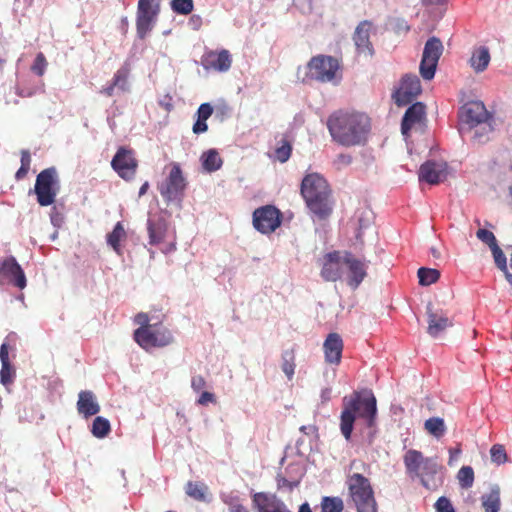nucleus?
<instances>
[{"label":"nucleus","mask_w":512,"mask_h":512,"mask_svg":"<svg viewBox=\"0 0 512 512\" xmlns=\"http://www.w3.org/2000/svg\"><path fill=\"white\" fill-rule=\"evenodd\" d=\"M147 231L149 235V244L157 245L161 243L167 232V223L164 219H151L147 220Z\"/></svg>","instance_id":"cd10ccee"},{"label":"nucleus","mask_w":512,"mask_h":512,"mask_svg":"<svg viewBox=\"0 0 512 512\" xmlns=\"http://www.w3.org/2000/svg\"><path fill=\"white\" fill-rule=\"evenodd\" d=\"M425 430L435 438H441L446 432V425L443 418L431 417L424 422Z\"/></svg>","instance_id":"72a5a7b5"},{"label":"nucleus","mask_w":512,"mask_h":512,"mask_svg":"<svg viewBox=\"0 0 512 512\" xmlns=\"http://www.w3.org/2000/svg\"><path fill=\"white\" fill-rule=\"evenodd\" d=\"M331 392H332V390L329 387L322 389L321 395H320L322 403H326L331 399Z\"/></svg>","instance_id":"0e129e2a"},{"label":"nucleus","mask_w":512,"mask_h":512,"mask_svg":"<svg viewBox=\"0 0 512 512\" xmlns=\"http://www.w3.org/2000/svg\"><path fill=\"white\" fill-rule=\"evenodd\" d=\"M28 171H29V168L20 166V168L17 170V172L15 174V178L17 180L23 179L27 175Z\"/></svg>","instance_id":"338daca9"},{"label":"nucleus","mask_w":512,"mask_h":512,"mask_svg":"<svg viewBox=\"0 0 512 512\" xmlns=\"http://www.w3.org/2000/svg\"><path fill=\"white\" fill-rule=\"evenodd\" d=\"M111 430V425L108 419L97 416L92 423L91 433L96 438L106 437Z\"/></svg>","instance_id":"f704fd0d"},{"label":"nucleus","mask_w":512,"mask_h":512,"mask_svg":"<svg viewBox=\"0 0 512 512\" xmlns=\"http://www.w3.org/2000/svg\"><path fill=\"white\" fill-rule=\"evenodd\" d=\"M476 236L480 241L487 244L490 249L498 245L495 235L489 230L479 229L476 232Z\"/></svg>","instance_id":"a18cd8bd"},{"label":"nucleus","mask_w":512,"mask_h":512,"mask_svg":"<svg viewBox=\"0 0 512 512\" xmlns=\"http://www.w3.org/2000/svg\"><path fill=\"white\" fill-rule=\"evenodd\" d=\"M158 13V11H148L137 8L136 27L137 35L140 39H144L152 30Z\"/></svg>","instance_id":"bb28decb"},{"label":"nucleus","mask_w":512,"mask_h":512,"mask_svg":"<svg viewBox=\"0 0 512 512\" xmlns=\"http://www.w3.org/2000/svg\"><path fill=\"white\" fill-rule=\"evenodd\" d=\"M481 503L485 512H499L501 507L500 486L492 484L489 493L481 496Z\"/></svg>","instance_id":"c756f323"},{"label":"nucleus","mask_w":512,"mask_h":512,"mask_svg":"<svg viewBox=\"0 0 512 512\" xmlns=\"http://www.w3.org/2000/svg\"><path fill=\"white\" fill-rule=\"evenodd\" d=\"M459 118L462 125H466L471 130L479 124L492 120L491 115L486 110L485 105L480 101H471L466 103L459 112Z\"/></svg>","instance_id":"4468645a"},{"label":"nucleus","mask_w":512,"mask_h":512,"mask_svg":"<svg viewBox=\"0 0 512 512\" xmlns=\"http://www.w3.org/2000/svg\"><path fill=\"white\" fill-rule=\"evenodd\" d=\"M216 402L215 395L211 392L204 391L201 393L199 398L197 399V404L205 406L208 403Z\"/></svg>","instance_id":"5fc2aeb1"},{"label":"nucleus","mask_w":512,"mask_h":512,"mask_svg":"<svg viewBox=\"0 0 512 512\" xmlns=\"http://www.w3.org/2000/svg\"><path fill=\"white\" fill-rule=\"evenodd\" d=\"M171 9L180 15H187L193 10V0H172Z\"/></svg>","instance_id":"79ce46f5"},{"label":"nucleus","mask_w":512,"mask_h":512,"mask_svg":"<svg viewBox=\"0 0 512 512\" xmlns=\"http://www.w3.org/2000/svg\"><path fill=\"white\" fill-rule=\"evenodd\" d=\"M229 512H248L247 509L237 500L229 504Z\"/></svg>","instance_id":"680f3d73"},{"label":"nucleus","mask_w":512,"mask_h":512,"mask_svg":"<svg viewBox=\"0 0 512 512\" xmlns=\"http://www.w3.org/2000/svg\"><path fill=\"white\" fill-rule=\"evenodd\" d=\"M2 279L19 289H24L27 285L24 271L13 256L0 260V281Z\"/></svg>","instance_id":"2eb2a0df"},{"label":"nucleus","mask_w":512,"mask_h":512,"mask_svg":"<svg viewBox=\"0 0 512 512\" xmlns=\"http://www.w3.org/2000/svg\"><path fill=\"white\" fill-rule=\"evenodd\" d=\"M253 504L258 512H292L276 495L258 492L253 495ZM298 512H312L307 502L300 505Z\"/></svg>","instance_id":"9b49d317"},{"label":"nucleus","mask_w":512,"mask_h":512,"mask_svg":"<svg viewBox=\"0 0 512 512\" xmlns=\"http://www.w3.org/2000/svg\"><path fill=\"white\" fill-rule=\"evenodd\" d=\"M325 360L327 363L338 365L341 361L343 341L339 334L330 333L323 343Z\"/></svg>","instance_id":"393cba45"},{"label":"nucleus","mask_w":512,"mask_h":512,"mask_svg":"<svg viewBox=\"0 0 512 512\" xmlns=\"http://www.w3.org/2000/svg\"><path fill=\"white\" fill-rule=\"evenodd\" d=\"M316 427L313 426V425H303L300 427V431L306 435H311V434H315L316 433Z\"/></svg>","instance_id":"69168bd1"},{"label":"nucleus","mask_w":512,"mask_h":512,"mask_svg":"<svg viewBox=\"0 0 512 512\" xmlns=\"http://www.w3.org/2000/svg\"><path fill=\"white\" fill-rule=\"evenodd\" d=\"M425 115V105L422 102H416L409 106L401 122L402 135L407 138L411 128L416 124H420L425 118Z\"/></svg>","instance_id":"4be33fe9"},{"label":"nucleus","mask_w":512,"mask_h":512,"mask_svg":"<svg viewBox=\"0 0 512 512\" xmlns=\"http://www.w3.org/2000/svg\"><path fill=\"white\" fill-rule=\"evenodd\" d=\"M60 191V179L55 167L42 170L36 177L34 193L40 206H50Z\"/></svg>","instance_id":"39448f33"},{"label":"nucleus","mask_w":512,"mask_h":512,"mask_svg":"<svg viewBox=\"0 0 512 512\" xmlns=\"http://www.w3.org/2000/svg\"><path fill=\"white\" fill-rule=\"evenodd\" d=\"M352 163V156L349 154H339L335 160V164L338 168L348 166Z\"/></svg>","instance_id":"6e6d98bb"},{"label":"nucleus","mask_w":512,"mask_h":512,"mask_svg":"<svg viewBox=\"0 0 512 512\" xmlns=\"http://www.w3.org/2000/svg\"><path fill=\"white\" fill-rule=\"evenodd\" d=\"M135 323L140 325L139 328H146V327H149L151 326L152 324H150V320H149V317L147 314L145 313H139L135 316V319H134Z\"/></svg>","instance_id":"4d7b16f0"},{"label":"nucleus","mask_w":512,"mask_h":512,"mask_svg":"<svg viewBox=\"0 0 512 512\" xmlns=\"http://www.w3.org/2000/svg\"><path fill=\"white\" fill-rule=\"evenodd\" d=\"M461 454L460 447L450 448L449 449V461L448 465L452 466L455 461L458 460L459 455Z\"/></svg>","instance_id":"bf43d9fd"},{"label":"nucleus","mask_w":512,"mask_h":512,"mask_svg":"<svg viewBox=\"0 0 512 512\" xmlns=\"http://www.w3.org/2000/svg\"><path fill=\"white\" fill-rule=\"evenodd\" d=\"M187 181L178 163H172L165 181L159 186V192L167 203L180 204L184 197Z\"/></svg>","instance_id":"0eeeda50"},{"label":"nucleus","mask_w":512,"mask_h":512,"mask_svg":"<svg viewBox=\"0 0 512 512\" xmlns=\"http://www.w3.org/2000/svg\"><path fill=\"white\" fill-rule=\"evenodd\" d=\"M371 27L372 23L367 20H364L357 25L353 35V41L358 53L372 56L374 51L372 43L370 42Z\"/></svg>","instance_id":"5701e85b"},{"label":"nucleus","mask_w":512,"mask_h":512,"mask_svg":"<svg viewBox=\"0 0 512 512\" xmlns=\"http://www.w3.org/2000/svg\"><path fill=\"white\" fill-rule=\"evenodd\" d=\"M133 337L135 342L146 351L154 347L167 346L174 340L171 331L161 324L138 328L134 331Z\"/></svg>","instance_id":"423d86ee"},{"label":"nucleus","mask_w":512,"mask_h":512,"mask_svg":"<svg viewBox=\"0 0 512 512\" xmlns=\"http://www.w3.org/2000/svg\"><path fill=\"white\" fill-rule=\"evenodd\" d=\"M280 223V212L272 205L262 206L253 212V226L263 234L275 231Z\"/></svg>","instance_id":"f8f14e48"},{"label":"nucleus","mask_w":512,"mask_h":512,"mask_svg":"<svg viewBox=\"0 0 512 512\" xmlns=\"http://www.w3.org/2000/svg\"><path fill=\"white\" fill-rule=\"evenodd\" d=\"M159 3L160 0H139L137 8L159 12Z\"/></svg>","instance_id":"3c124183"},{"label":"nucleus","mask_w":512,"mask_h":512,"mask_svg":"<svg viewBox=\"0 0 512 512\" xmlns=\"http://www.w3.org/2000/svg\"><path fill=\"white\" fill-rule=\"evenodd\" d=\"M441 469L442 467L438 464L436 458H426L420 470V475H416V477L427 489H435L442 482Z\"/></svg>","instance_id":"aec40b11"},{"label":"nucleus","mask_w":512,"mask_h":512,"mask_svg":"<svg viewBox=\"0 0 512 512\" xmlns=\"http://www.w3.org/2000/svg\"><path fill=\"white\" fill-rule=\"evenodd\" d=\"M327 127L335 142L351 147L362 145L367 141L371 123L365 113L340 110L329 116Z\"/></svg>","instance_id":"f257e3e1"},{"label":"nucleus","mask_w":512,"mask_h":512,"mask_svg":"<svg viewBox=\"0 0 512 512\" xmlns=\"http://www.w3.org/2000/svg\"><path fill=\"white\" fill-rule=\"evenodd\" d=\"M490 59L489 49L485 46H480L474 49L469 62L474 71L480 73L487 68Z\"/></svg>","instance_id":"7c9ffc66"},{"label":"nucleus","mask_w":512,"mask_h":512,"mask_svg":"<svg viewBox=\"0 0 512 512\" xmlns=\"http://www.w3.org/2000/svg\"><path fill=\"white\" fill-rule=\"evenodd\" d=\"M213 107L210 103H203L197 110V120L193 125V132L195 134H201L208 130L206 124L207 119L212 115Z\"/></svg>","instance_id":"2f4dec72"},{"label":"nucleus","mask_w":512,"mask_h":512,"mask_svg":"<svg viewBox=\"0 0 512 512\" xmlns=\"http://www.w3.org/2000/svg\"><path fill=\"white\" fill-rule=\"evenodd\" d=\"M349 497L357 512H377L374 492L368 478L353 473L347 478Z\"/></svg>","instance_id":"20e7f679"},{"label":"nucleus","mask_w":512,"mask_h":512,"mask_svg":"<svg viewBox=\"0 0 512 512\" xmlns=\"http://www.w3.org/2000/svg\"><path fill=\"white\" fill-rule=\"evenodd\" d=\"M130 67L124 64L114 74L112 81L106 86L102 87L99 93L107 97H112L116 93H126L130 91L129 83Z\"/></svg>","instance_id":"6ab92c4d"},{"label":"nucleus","mask_w":512,"mask_h":512,"mask_svg":"<svg viewBox=\"0 0 512 512\" xmlns=\"http://www.w3.org/2000/svg\"><path fill=\"white\" fill-rule=\"evenodd\" d=\"M491 252L493 254L496 266L500 270H506L507 259L501 248L498 245H496L495 247L491 248Z\"/></svg>","instance_id":"49530a36"},{"label":"nucleus","mask_w":512,"mask_h":512,"mask_svg":"<svg viewBox=\"0 0 512 512\" xmlns=\"http://www.w3.org/2000/svg\"><path fill=\"white\" fill-rule=\"evenodd\" d=\"M448 166L443 161L429 160L423 163L418 172L419 180L431 185L444 181L448 175Z\"/></svg>","instance_id":"f3484780"},{"label":"nucleus","mask_w":512,"mask_h":512,"mask_svg":"<svg viewBox=\"0 0 512 512\" xmlns=\"http://www.w3.org/2000/svg\"><path fill=\"white\" fill-rule=\"evenodd\" d=\"M474 135L473 139L478 143H485L489 139V134L492 132V124L491 120H487L483 124H479L477 127H474Z\"/></svg>","instance_id":"ea45409f"},{"label":"nucleus","mask_w":512,"mask_h":512,"mask_svg":"<svg viewBox=\"0 0 512 512\" xmlns=\"http://www.w3.org/2000/svg\"><path fill=\"white\" fill-rule=\"evenodd\" d=\"M46 66H47V61H46L44 55L42 53H39L36 56L31 69L35 74L42 76L46 70Z\"/></svg>","instance_id":"de8ad7c7"},{"label":"nucleus","mask_w":512,"mask_h":512,"mask_svg":"<svg viewBox=\"0 0 512 512\" xmlns=\"http://www.w3.org/2000/svg\"><path fill=\"white\" fill-rule=\"evenodd\" d=\"M15 376V370L10 363L1 364L0 370V382L7 386L13 382Z\"/></svg>","instance_id":"c03bdc74"},{"label":"nucleus","mask_w":512,"mask_h":512,"mask_svg":"<svg viewBox=\"0 0 512 512\" xmlns=\"http://www.w3.org/2000/svg\"><path fill=\"white\" fill-rule=\"evenodd\" d=\"M231 64V54L226 49H222L220 51L209 50L201 57V65L205 70L226 72L230 69Z\"/></svg>","instance_id":"a211bd4d"},{"label":"nucleus","mask_w":512,"mask_h":512,"mask_svg":"<svg viewBox=\"0 0 512 512\" xmlns=\"http://www.w3.org/2000/svg\"><path fill=\"white\" fill-rule=\"evenodd\" d=\"M443 49V44L437 37H431L426 41L419 67L424 80L433 79Z\"/></svg>","instance_id":"6e6552de"},{"label":"nucleus","mask_w":512,"mask_h":512,"mask_svg":"<svg viewBox=\"0 0 512 512\" xmlns=\"http://www.w3.org/2000/svg\"><path fill=\"white\" fill-rule=\"evenodd\" d=\"M77 411L84 418H89L99 413L100 405L94 393L90 390L80 391L78 394Z\"/></svg>","instance_id":"a878e982"},{"label":"nucleus","mask_w":512,"mask_h":512,"mask_svg":"<svg viewBox=\"0 0 512 512\" xmlns=\"http://www.w3.org/2000/svg\"><path fill=\"white\" fill-rule=\"evenodd\" d=\"M343 257L340 256V253L337 251L327 253L324 257V263L321 270V276L326 281H337L340 279L343 269L342 266Z\"/></svg>","instance_id":"b1692460"},{"label":"nucleus","mask_w":512,"mask_h":512,"mask_svg":"<svg viewBox=\"0 0 512 512\" xmlns=\"http://www.w3.org/2000/svg\"><path fill=\"white\" fill-rule=\"evenodd\" d=\"M417 275L421 286H429L440 278V272L437 269L426 267L419 268Z\"/></svg>","instance_id":"c9c22d12"},{"label":"nucleus","mask_w":512,"mask_h":512,"mask_svg":"<svg viewBox=\"0 0 512 512\" xmlns=\"http://www.w3.org/2000/svg\"><path fill=\"white\" fill-rule=\"evenodd\" d=\"M491 461L496 465H502L508 461L505 447L502 444H494L490 448Z\"/></svg>","instance_id":"a19ab883"},{"label":"nucleus","mask_w":512,"mask_h":512,"mask_svg":"<svg viewBox=\"0 0 512 512\" xmlns=\"http://www.w3.org/2000/svg\"><path fill=\"white\" fill-rule=\"evenodd\" d=\"M308 69L313 79L320 82H330L335 78L339 63L332 56L318 55L309 61Z\"/></svg>","instance_id":"9d476101"},{"label":"nucleus","mask_w":512,"mask_h":512,"mask_svg":"<svg viewBox=\"0 0 512 512\" xmlns=\"http://www.w3.org/2000/svg\"><path fill=\"white\" fill-rule=\"evenodd\" d=\"M301 194L307 207L319 218L331 212L330 191L326 180L317 173L308 174L301 183Z\"/></svg>","instance_id":"7ed1b4c3"},{"label":"nucleus","mask_w":512,"mask_h":512,"mask_svg":"<svg viewBox=\"0 0 512 512\" xmlns=\"http://www.w3.org/2000/svg\"><path fill=\"white\" fill-rule=\"evenodd\" d=\"M435 508L437 512H455L450 500L444 496L438 498Z\"/></svg>","instance_id":"09e8293b"},{"label":"nucleus","mask_w":512,"mask_h":512,"mask_svg":"<svg viewBox=\"0 0 512 512\" xmlns=\"http://www.w3.org/2000/svg\"><path fill=\"white\" fill-rule=\"evenodd\" d=\"M403 460L407 473L412 477H416V475H420V470L426 458L420 451L410 449L405 453Z\"/></svg>","instance_id":"c85d7f7f"},{"label":"nucleus","mask_w":512,"mask_h":512,"mask_svg":"<svg viewBox=\"0 0 512 512\" xmlns=\"http://www.w3.org/2000/svg\"><path fill=\"white\" fill-rule=\"evenodd\" d=\"M427 314V333L433 337H438L448 327L452 326L451 319L442 311H434L431 303L426 307Z\"/></svg>","instance_id":"412c9836"},{"label":"nucleus","mask_w":512,"mask_h":512,"mask_svg":"<svg viewBox=\"0 0 512 512\" xmlns=\"http://www.w3.org/2000/svg\"><path fill=\"white\" fill-rule=\"evenodd\" d=\"M369 261L361 260L350 252H345L342 259L346 271V283L352 289H357L367 276Z\"/></svg>","instance_id":"1a4fd4ad"},{"label":"nucleus","mask_w":512,"mask_h":512,"mask_svg":"<svg viewBox=\"0 0 512 512\" xmlns=\"http://www.w3.org/2000/svg\"><path fill=\"white\" fill-rule=\"evenodd\" d=\"M459 485L463 489L472 487L474 483V471L470 466H463L460 468L457 474Z\"/></svg>","instance_id":"58836bf2"},{"label":"nucleus","mask_w":512,"mask_h":512,"mask_svg":"<svg viewBox=\"0 0 512 512\" xmlns=\"http://www.w3.org/2000/svg\"><path fill=\"white\" fill-rule=\"evenodd\" d=\"M50 220H51V224L54 227L59 228L62 226V224L64 222V216L61 212H59L57 210L56 207H53L51 210V213H50Z\"/></svg>","instance_id":"603ef678"},{"label":"nucleus","mask_w":512,"mask_h":512,"mask_svg":"<svg viewBox=\"0 0 512 512\" xmlns=\"http://www.w3.org/2000/svg\"><path fill=\"white\" fill-rule=\"evenodd\" d=\"M125 236L123 225L118 222L111 233L107 236V243L113 248L115 252L120 253V240Z\"/></svg>","instance_id":"e433bc0d"},{"label":"nucleus","mask_w":512,"mask_h":512,"mask_svg":"<svg viewBox=\"0 0 512 512\" xmlns=\"http://www.w3.org/2000/svg\"><path fill=\"white\" fill-rule=\"evenodd\" d=\"M421 93V83L417 75L403 76L400 87L392 94L395 104L399 107L411 103Z\"/></svg>","instance_id":"ddd939ff"},{"label":"nucleus","mask_w":512,"mask_h":512,"mask_svg":"<svg viewBox=\"0 0 512 512\" xmlns=\"http://www.w3.org/2000/svg\"><path fill=\"white\" fill-rule=\"evenodd\" d=\"M205 487L202 484L188 482L186 485V493L188 496L194 498L195 500L202 501L205 499L204 493Z\"/></svg>","instance_id":"37998d69"},{"label":"nucleus","mask_w":512,"mask_h":512,"mask_svg":"<svg viewBox=\"0 0 512 512\" xmlns=\"http://www.w3.org/2000/svg\"><path fill=\"white\" fill-rule=\"evenodd\" d=\"M343 500L340 497L325 496L321 501V512H342Z\"/></svg>","instance_id":"4c0bfd02"},{"label":"nucleus","mask_w":512,"mask_h":512,"mask_svg":"<svg viewBox=\"0 0 512 512\" xmlns=\"http://www.w3.org/2000/svg\"><path fill=\"white\" fill-rule=\"evenodd\" d=\"M275 155L277 160H279L281 163L286 162L291 155V146L288 143H286L281 147H278L275 151Z\"/></svg>","instance_id":"8fccbe9b"},{"label":"nucleus","mask_w":512,"mask_h":512,"mask_svg":"<svg viewBox=\"0 0 512 512\" xmlns=\"http://www.w3.org/2000/svg\"><path fill=\"white\" fill-rule=\"evenodd\" d=\"M30 163H31V156H30L29 151L23 150L21 152V166L30 168Z\"/></svg>","instance_id":"e2e57ef3"},{"label":"nucleus","mask_w":512,"mask_h":512,"mask_svg":"<svg viewBox=\"0 0 512 512\" xmlns=\"http://www.w3.org/2000/svg\"><path fill=\"white\" fill-rule=\"evenodd\" d=\"M111 166L121 178L130 180L136 173L137 161L132 151L121 147L114 155Z\"/></svg>","instance_id":"dca6fc26"},{"label":"nucleus","mask_w":512,"mask_h":512,"mask_svg":"<svg viewBox=\"0 0 512 512\" xmlns=\"http://www.w3.org/2000/svg\"><path fill=\"white\" fill-rule=\"evenodd\" d=\"M206 386V381L201 375H195L191 379V388L195 392H199Z\"/></svg>","instance_id":"864d4df0"},{"label":"nucleus","mask_w":512,"mask_h":512,"mask_svg":"<svg viewBox=\"0 0 512 512\" xmlns=\"http://www.w3.org/2000/svg\"><path fill=\"white\" fill-rule=\"evenodd\" d=\"M294 369H295L294 363L288 361L287 359H284V362L282 364V370L285 373V375L288 377V379H291L293 377Z\"/></svg>","instance_id":"13d9d810"},{"label":"nucleus","mask_w":512,"mask_h":512,"mask_svg":"<svg viewBox=\"0 0 512 512\" xmlns=\"http://www.w3.org/2000/svg\"><path fill=\"white\" fill-rule=\"evenodd\" d=\"M189 23L192 25L193 29L197 30L200 27L201 19L199 16H193Z\"/></svg>","instance_id":"774afa93"},{"label":"nucleus","mask_w":512,"mask_h":512,"mask_svg":"<svg viewBox=\"0 0 512 512\" xmlns=\"http://www.w3.org/2000/svg\"><path fill=\"white\" fill-rule=\"evenodd\" d=\"M0 360L1 364L10 363L8 356V346L6 343H3L0 347Z\"/></svg>","instance_id":"052dcab7"},{"label":"nucleus","mask_w":512,"mask_h":512,"mask_svg":"<svg viewBox=\"0 0 512 512\" xmlns=\"http://www.w3.org/2000/svg\"><path fill=\"white\" fill-rule=\"evenodd\" d=\"M203 169L209 173L219 170L222 166V159L215 149L204 152L201 156Z\"/></svg>","instance_id":"473e14b6"},{"label":"nucleus","mask_w":512,"mask_h":512,"mask_svg":"<svg viewBox=\"0 0 512 512\" xmlns=\"http://www.w3.org/2000/svg\"><path fill=\"white\" fill-rule=\"evenodd\" d=\"M376 413V398L372 393L369 392L366 396H362L361 393L354 392L351 396H345L343 398V411L340 417V429L344 438L346 440L351 438L357 414L366 421L369 430L367 441L371 444L375 434L374 425Z\"/></svg>","instance_id":"f03ea898"}]
</instances>
